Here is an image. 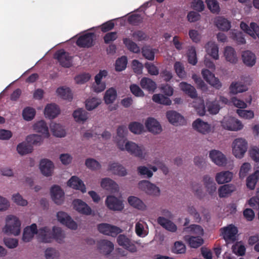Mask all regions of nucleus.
Wrapping results in <instances>:
<instances>
[{"instance_id":"f257e3e1","label":"nucleus","mask_w":259,"mask_h":259,"mask_svg":"<svg viewBox=\"0 0 259 259\" xmlns=\"http://www.w3.org/2000/svg\"><path fill=\"white\" fill-rule=\"evenodd\" d=\"M128 131L126 126H119L116 130V135L114 137V142L120 151L126 152L130 155L140 159H146L149 156V150L142 144H138L129 141L126 137Z\"/></svg>"},{"instance_id":"f03ea898","label":"nucleus","mask_w":259,"mask_h":259,"mask_svg":"<svg viewBox=\"0 0 259 259\" xmlns=\"http://www.w3.org/2000/svg\"><path fill=\"white\" fill-rule=\"evenodd\" d=\"M21 230V222L19 218L13 214H9L5 218V225L2 232L7 235L17 236Z\"/></svg>"},{"instance_id":"7ed1b4c3","label":"nucleus","mask_w":259,"mask_h":259,"mask_svg":"<svg viewBox=\"0 0 259 259\" xmlns=\"http://www.w3.org/2000/svg\"><path fill=\"white\" fill-rule=\"evenodd\" d=\"M248 147V142L245 138H236L231 144L232 153L236 158L241 159L244 157Z\"/></svg>"},{"instance_id":"20e7f679","label":"nucleus","mask_w":259,"mask_h":259,"mask_svg":"<svg viewBox=\"0 0 259 259\" xmlns=\"http://www.w3.org/2000/svg\"><path fill=\"white\" fill-rule=\"evenodd\" d=\"M221 125L224 130L233 132L241 131L244 127L240 120L230 116H225L221 121Z\"/></svg>"},{"instance_id":"39448f33","label":"nucleus","mask_w":259,"mask_h":259,"mask_svg":"<svg viewBox=\"0 0 259 259\" xmlns=\"http://www.w3.org/2000/svg\"><path fill=\"white\" fill-rule=\"evenodd\" d=\"M56 218L59 223L71 230L76 231L78 228V224L65 211H58L56 212Z\"/></svg>"},{"instance_id":"423d86ee","label":"nucleus","mask_w":259,"mask_h":259,"mask_svg":"<svg viewBox=\"0 0 259 259\" xmlns=\"http://www.w3.org/2000/svg\"><path fill=\"white\" fill-rule=\"evenodd\" d=\"M138 188L147 195L152 197H159L161 194L160 188L148 180H142L138 183Z\"/></svg>"},{"instance_id":"0eeeda50","label":"nucleus","mask_w":259,"mask_h":259,"mask_svg":"<svg viewBox=\"0 0 259 259\" xmlns=\"http://www.w3.org/2000/svg\"><path fill=\"white\" fill-rule=\"evenodd\" d=\"M251 79L248 77H244L239 81H233L229 88V93L232 95H236L243 93L248 90V87L250 84Z\"/></svg>"},{"instance_id":"6e6552de","label":"nucleus","mask_w":259,"mask_h":259,"mask_svg":"<svg viewBox=\"0 0 259 259\" xmlns=\"http://www.w3.org/2000/svg\"><path fill=\"white\" fill-rule=\"evenodd\" d=\"M105 204L109 209L113 211H121L124 207L123 201L113 195L106 197Z\"/></svg>"},{"instance_id":"1a4fd4ad","label":"nucleus","mask_w":259,"mask_h":259,"mask_svg":"<svg viewBox=\"0 0 259 259\" xmlns=\"http://www.w3.org/2000/svg\"><path fill=\"white\" fill-rule=\"evenodd\" d=\"M208 157L211 161L219 166H225L227 163V158L221 151L213 149L209 151Z\"/></svg>"},{"instance_id":"9d476101","label":"nucleus","mask_w":259,"mask_h":259,"mask_svg":"<svg viewBox=\"0 0 259 259\" xmlns=\"http://www.w3.org/2000/svg\"><path fill=\"white\" fill-rule=\"evenodd\" d=\"M201 75L203 79L213 88L220 89L222 87V84L220 79L208 69H202Z\"/></svg>"},{"instance_id":"9b49d317","label":"nucleus","mask_w":259,"mask_h":259,"mask_svg":"<svg viewBox=\"0 0 259 259\" xmlns=\"http://www.w3.org/2000/svg\"><path fill=\"white\" fill-rule=\"evenodd\" d=\"M97 228L100 233L112 237H115L122 231L119 227L107 223L100 224Z\"/></svg>"},{"instance_id":"f8f14e48","label":"nucleus","mask_w":259,"mask_h":259,"mask_svg":"<svg viewBox=\"0 0 259 259\" xmlns=\"http://www.w3.org/2000/svg\"><path fill=\"white\" fill-rule=\"evenodd\" d=\"M73 209L80 214L90 215L93 213L91 207L84 201L79 199H74L72 201Z\"/></svg>"},{"instance_id":"ddd939ff","label":"nucleus","mask_w":259,"mask_h":259,"mask_svg":"<svg viewBox=\"0 0 259 259\" xmlns=\"http://www.w3.org/2000/svg\"><path fill=\"white\" fill-rule=\"evenodd\" d=\"M37 238L39 241L50 243L53 242V227L44 226L38 229Z\"/></svg>"},{"instance_id":"4468645a","label":"nucleus","mask_w":259,"mask_h":259,"mask_svg":"<svg viewBox=\"0 0 259 259\" xmlns=\"http://www.w3.org/2000/svg\"><path fill=\"white\" fill-rule=\"evenodd\" d=\"M223 238L227 243L233 242L236 239L237 228L233 225H229L221 229Z\"/></svg>"},{"instance_id":"2eb2a0df","label":"nucleus","mask_w":259,"mask_h":259,"mask_svg":"<svg viewBox=\"0 0 259 259\" xmlns=\"http://www.w3.org/2000/svg\"><path fill=\"white\" fill-rule=\"evenodd\" d=\"M145 125L148 131L154 135L159 134L162 131L159 122L153 117H148L145 121Z\"/></svg>"},{"instance_id":"dca6fc26","label":"nucleus","mask_w":259,"mask_h":259,"mask_svg":"<svg viewBox=\"0 0 259 259\" xmlns=\"http://www.w3.org/2000/svg\"><path fill=\"white\" fill-rule=\"evenodd\" d=\"M166 116L168 121L174 125H183L186 122L184 116L174 110H169L167 111Z\"/></svg>"},{"instance_id":"f3484780","label":"nucleus","mask_w":259,"mask_h":259,"mask_svg":"<svg viewBox=\"0 0 259 259\" xmlns=\"http://www.w3.org/2000/svg\"><path fill=\"white\" fill-rule=\"evenodd\" d=\"M53 162L48 159H42L40 161L39 168L41 174L46 177L51 176L53 175L54 169Z\"/></svg>"},{"instance_id":"a211bd4d","label":"nucleus","mask_w":259,"mask_h":259,"mask_svg":"<svg viewBox=\"0 0 259 259\" xmlns=\"http://www.w3.org/2000/svg\"><path fill=\"white\" fill-rule=\"evenodd\" d=\"M38 229L35 224L26 227L23 232L22 240L24 242L31 241L35 235L37 236Z\"/></svg>"},{"instance_id":"6ab92c4d","label":"nucleus","mask_w":259,"mask_h":259,"mask_svg":"<svg viewBox=\"0 0 259 259\" xmlns=\"http://www.w3.org/2000/svg\"><path fill=\"white\" fill-rule=\"evenodd\" d=\"M240 28L246 33L254 39H259V26L255 23L252 22L248 26L246 23L241 22L240 25Z\"/></svg>"},{"instance_id":"aec40b11","label":"nucleus","mask_w":259,"mask_h":259,"mask_svg":"<svg viewBox=\"0 0 259 259\" xmlns=\"http://www.w3.org/2000/svg\"><path fill=\"white\" fill-rule=\"evenodd\" d=\"M117 242L119 245L122 246L131 252L134 253L137 251L135 244L124 235H119L117 238Z\"/></svg>"},{"instance_id":"412c9836","label":"nucleus","mask_w":259,"mask_h":259,"mask_svg":"<svg viewBox=\"0 0 259 259\" xmlns=\"http://www.w3.org/2000/svg\"><path fill=\"white\" fill-rule=\"evenodd\" d=\"M192 126L194 130L203 134H208L211 131V125L200 118L196 119L193 122Z\"/></svg>"},{"instance_id":"4be33fe9","label":"nucleus","mask_w":259,"mask_h":259,"mask_svg":"<svg viewBox=\"0 0 259 259\" xmlns=\"http://www.w3.org/2000/svg\"><path fill=\"white\" fill-rule=\"evenodd\" d=\"M203 183L207 193L214 196L216 194L217 186L212 177L208 175H205L203 177Z\"/></svg>"},{"instance_id":"5701e85b","label":"nucleus","mask_w":259,"mask_h":259,"mask_svg":"<svg viewBox=\"0 0 259 259\" xmlns=\"http://www.w3.org/2000/svg\"><path fill=\"white\" fill-rule=\"evenodd\" d=\"M223 56L225 60L231 64H235L238 61L236 50L232 47L227 46L224 49Z\"/></svg>"},{"instance_id":"b1692460","label":"nucleus","mask_w":259,"mask_h":259,"mask_svg":"<svg viewBox=\"0 0 259 259\" xmlns=\"http://www.w3.org/2000/svg\"><path fill=\"white\" fill-rule=\"evenodd\" d=\"M51 196L53 201L58 205L62 204L64 200V193L58 186H54L51 189Z\"/></svg>"},{"instance_id":"393cba45","label":"nucleus","mask_w":259,"mask_h":259,"mask_svg":"<svg viewBox=\"0 0 259 259\" xmlns=\"http://www.w3.org/2000/svg\"><path fill=\"white\" fill-rule=\"evenodd\" d=\"M101 187L111 193H116L119 190L118 185L113 180L109 178H105L101 180L100 183Z\"/></svg>"},{"instance_id":"a878e982","label":"nucleus","mask_w":259,"mask_h":259,"mask_svg":"<svg viewBox=\"0 0 259 259\" xmlns=\"http://www.w3.org/2000/svg\"><path fill=\"white\" fill-rule=\"evenodd\" d=\"M98 249L101 253L108 255L114 250V245L111 241L104 239L98 242Z\"/></svg>"},{"instance_id":"bb28decb","label":"nucleus","mask_w":259,"mask_h":259,"mask_svg":"<svg viewBox=\"0 0 259 259\" xmlns=\"http://www.w3.org/2000/svg\"><path fill=\"white\" fill-rule=\"evenodd\" d=\"M67 185L74 189L80 191L82 193L87 192V188L84 183L76 176H72L68 181Z\"/></svg>"},{"instance_id":"cd10ccee","label":"nucleus","mask_w":259,"mask_h":259,"mask_svg":"<svg viewBox=\"0 0 259 259\" xmlns=\"http://www.w3.org/2000/svg\"><path fill=\"white\" fill-rule=\"evenodd\" d=\"M127 201L131 206L139 210L145 211L147 209V205L138 197L130 196L128 197Z\"/></svg>"},{"instance_id":"c85d7f7f","label":"nucleus","mask_w":259,"mask_h":259,"mask_svg":"<svg viewBox=\"0 0 259 259\" xmlns=\"http://www.w3.org/2000/svg\"><path fill=\"white\" fill-rule=\"evenodd\" d=\"M56 57L60 64L64 67H69L72 65L71 57L64 50H60L56 54Z\"/></svg>"},{"instance_id":"c756f323","label":"nucleus","mask_w":259,"mask_h":259,"mask_svg":"<svg viewBox=\"0 0 259 259\" xmlns=\"http://www.w3.org/2000/svg\"><path fill=\"white\" fill-rule=\"evenodd\" d=\"M241 58L243 63L248 67H252L256 63V57L254 53L249 50L242 51Z\"/></svg>"},{"instance_id":"7c9ffc66","label":"nucleus","mask_w":259,"mask_h":259,"mask_svg":"<svg viewBox=\"0 0 259 259\" xmlns=\"http://www.w3.org/2000/svg\"><path fill=\"white\" fill-rule=\"evenodd\" d=\"M234 174L229 170L222 171L216 174L215 181L219 184H223L231 181Z\"/></svg>"},{"instance_id":"2f4dec72","label":"nucleus","mask_w":259,"mask_h":259,"mask_svg":"<svg viewBox=\"0 0 259 259\" xmlns=\"http://www.w3.org/2000/svg\"><path fill=\"white\" fill-rule=\"evenodd\" d=\"M72 117L74 121L79 123H83L89 118V113L82 108H78L74 110Z\"/></svg>"},{"instance_id":"473e14b6","label":"nucleus","mask_w":259,"mask_h":259,"mask_svg":"<svg viewBox=\"0 0 259 259\" xmlns=\"http://www.w3.org/2000/svg\"><path fill=\"white\" fill-rule=\"evenodd\" d=\"M60 113V108L55 104L52 103L47 105L44 110L45 115L49 119L56 118Z\"/></svg>"},{"instance_id":"72a5a7b5","label":"nucleus","mask_w":259,"mask_h":259,"mask_svg":"<svg viewBox=\"0 0 259 259\" xmlns=\"http://www.w3.org/2000/svg\"><path fill=\"white\" fill-rule=\"evenodd\" d=\"M157 170V167L151 164L148 165V166L141 165L137 167L138 174L147 178H151L153 175V172Z\"/></svg>"},{"instance_id":"f704fd0d","label":"nucleus","mask_w":259,"mask_h":259,"mask_svg":"<svg viewBox=\"0 0 259 259\" xmlns=\"http://www.w3.org/2000/svg\"><path fill=\"white\" fill-rule=\"evenodd\" d=\"M214 24L218 29L222 31H227L231 27V22L222 16L216 17L214 19Z\"/></svg>"},{"instance_id":"c9c22d12","label":"nucleus","mask_w":259,"mask_h":259,"mask_svg":"<svg viewBox=\"0 0 259 259\" xmlns=\"http://www.w3.org/2000/svg\"><path fill=\"white\" fill-rule=\"evenodd\" d=\"M207 54L211 56L214 60H218L219 55V47L218 45L213 41H208L204 47Z\"/></svg>"},{"instance_id":"e433bc0d","label":"nucleus","mask_w":259,"mask_h":259,"mask_svg":"<svg viewBox=\"0 0 259 259\" xmlns=\"http://www.w3.org/2000/svg\"><path fill=\"white\" fill-rule=\"evenodd\" d=\"M157 222L159 225L168 231L175 232L177 230V226L170 219L168 220L163 217H158Z\"/></svg>"},{"instance_id":"4c0bfd02","label":"nucleus","mask_w":259,"mask_h":259,"mask_svg":"<svg viewBox=\"0 0 259 259\" xmlns=\"http://www.w3.org/2000/svg\"><path fill=\"white\" fill-rule=\"evenodd\" d=\"M50 129L53 135L56 137L64 138L67 135L65 126L60 123H52L50 125Z\"/></svg>"},{"instance_id":"58836bf2","label":"nucleus","mask_w":259,"mask_h":259,"mask_svg":"<svg viewBox=\"0 0 259 259\" xmlns=\"http://www.w3.org/2000/svg\"><path fill=\"white\" fill-rule=\"evenodd\" d=\"M108 170L112 174L120 177H124L127 174L126 169L118 163H110L108 166Z\"/></svg>"},{"instance_id":"ea45409f","label":"nucleus","mask_w":259,"mask_h":259,"mask_svg":"<svg viewBox=\"0 0 259 259\" xmlns=\"http://www.w3.org/2000/svg\"><path fill=\"white\" fill-rule=\"evenodd\" d=\"M94 37V33H87L81 36L77 40L76 44L81 47H90L93 45Z\"/></svg>"},{"instance_id":"a19ab883","label":"nucleus","mask_w":259,"mask_h":259,"mask_svg":"<svg viewBox=\"0 0 259 259\" xmlns=\"http://www.w3.org/2000/svg\"><path fill=\"white\" fill-rule=\"evenodd\" d=\"M66 234L64 231L60 227L54 226L53 227V241L55 240L60 244L65 242Z\"/></svg>"},{"instance_id":"79ce46f5","label":"nucleus","mask_w":259,"mask_h":259,"mask_svg":"<svg viewBox=\"0 0 259 259\" xmlns=\"http://www.w3.org/2000/svg\"><path fill=\"white\" fill-rule=\"evenodd\" d=\"M33 129L36 132L41 133L44 138H48L50 137L48 127L44 120H40L35 123L33 125Z\"/></svg>"},{"instance_id":"37998d69","label":"nucleus","mask_w":259,"mask_h":259,"mask_svg":"<svg viewBox=\"0 0 259 259\" xmlns=\"http://www.w3.org/2000/svg\"><path fill=\"white\" fill-rule=\"evenodd\" d=\"M135 232L140 237H144L148 234V227L146 222L140 220L136 223Z\"/></svg>"},{"instance_id":"c03bdc74","label":"nucleus","mask_w":259,"mask_h":259,"mask_svg":"<svg viewBox=\"0 0 259 259\" xmlns=\"http://www.w3.org/2000/svg\"><path fill=\"white\" fill-rule=\"evenodd\" d=\"M236 190V187L232 184L223 185L218 189V194L220 197L224 198L228 197Z\"/></svg>"},{"instance_id":"a18cd8bd","label":"nucleus","mask_w":259,"mask_h":259,"mask_svg":"<svg viewBox=\"0 0 259 259\" xmlns=\"http://www.w3.org/2000/svg\"><path fill=\"white\" fill-rule=\"evenodd\" d=\"M194 99L192 106L196 112L199 116L204 115L206 110L203 100L201 98H197V97Z\"/></svg>"},{"instance_id":"49530a36","label":"nucleus","mask_w":259,"mask_h":259,"mask_svg":"<svg viewBox=\"0 0 259 259\" xmlns=\"http://www.w3.org/2000/svg\"><path fill=\"white\" fill-rule=\"evenodd\" d=\"M140 85L144 90L153 92L156 89V84L151 79L143 77L140 81Z\"/></svg>"},{"instance_id":"de8ad7c7","label":"nucleus","mask_w":259,"mask_h":259,"mask_svg":"<svg viewBox=\"0 0 259 259\" xmlns=\"http://www.w3.org/2000/svg\"><path fill=\"white\" fill-rule=\"evenodd\" d=\"M102 103V100L98 97H90L85 101V107L88 111H92Z\"/></svg>"},{"instance_id":"09e8293b","label":"nucleus","mask_w":259,"mask_h":259,"mask_svg":"<svg viewBox=\"0 0 259 259\" xmlns=\"http://www.w3.org/2000/svg\"><path fill=\"white\" fill-rule=\"evenodd\" d=\"M258 179L259 170H256L246 178V185L247 187L250 190H254Z\"/></svg>"},{"instance_id":"8fccbe9b","label":"nucleus","mask_w":259,"mask_h":259,"mask_svg":"<svg viewBox=\"0 0 259 259\" xmlns=\"http://www.w3.org/2000/svg\"><path fill=\"white\" fill-rule=\"evenodd\" d=\"M180 89L192 98H195L197 97V93L194 87L186 82H182L179 84Z\"/></svg>"},{"instance_id":"3c124183","label":"nucleus","mask_w":259,"mask_h":259,"mask_svg":"<svg viewBox=\"0 0 259 259\" xmlns=\"http://www.w3.org/2000/svg\"><path fill=\"white\" fill-rule=\"evenodd\" d=\"M56 94L64 100L71 101L73 98V94L70 89L66 87L58 88L56 90Z\"/></svg>"},{"instance_id":"603ef678","label":"nucleus","mask_w":259,"mask_h":259,"mask_svg":"<svg viewBox=\"0 0 259 259\" xmlns=\"http://www.w3.org/2000/svg\"><path fill=\"white\" fill-rule=\"evenodd\" d=\"M184 231L199 237H201L204 234L203 229L200 226L197 225H191L185 228Z\"/></svg>"},{"instance_id":"864d4df0","label":"nucleus","mask_w":259,"mask_h":259,"mask_svg":"<svg viewBox=\"0 0 259 259\" xmlns=\"http://www.w3.org/2000/svg\"><path fill=\"white\" fill-rule=\"evenodd\" d=\"M117 97V92L113 88H110L105 93L104 96V100L106 104L113 103Z\"/></svg>"},{"instance_id":"5fc2aeb1","label":"nucleus","mask_w":259,"mask_h":259,"mask_svg":"<svg viewBox=\"0 0 259 259\" xmlns=\"http://www.w3.org/2000/svg\"><path fill=\"white\" fill-rule=\"evenodd\" d=\"M184 240L187 241L192 248H197L203 243V240L201 237L185 236Z\"/></svg>"},{"instance_id":"6e6d98bb","label":"nucleus","mask_w":259,"mask_h":259,"mask_svg":"<svg viewBox=\"0 0 259 259\" xmlns=\"http://www.w3.org/2000/svg\"><path fill=\"white\" fill-rule=\"evenodd\" d=\"M17 152L21 155H24L32 151V147L25 142L18 144L16 147Z\"/></svg>"},{"instance_id":"4d7b16f0","label":"nucleus","mask_w":259,"mask_h":259,"mask_svg":"<svg viewBox=\"0 0 259 259\" xmlns=\"http://www.w3.org/2000/svg\"><path fill=\"white\" fill-rule=\"evenodd\" d=\"M129 130L133 134L140 135L144 131V127L142 123L134 121L128 124Z\"/></svg>"},{"instance_id":"13d9d810","label":"nucleus","mask_w":259,"mask_h":259,"mask_svg":"<svg viewBox=\"0 0 259 259\" xmlns=\"http://www.w3.org/2000/svg\"><path fill=\"white\" fill-rule=\"evenodd\" d=\"M43 138L44 137L42 136L37 134H31L26 137V140L30 145L39 146L43 142Z\"/></svg>"},{"instance_id":"bf43d9fd","label":"nucleus","mask_w":259,"mask_h":259,"mask_svg":"<svg viewBox=\"0 0 259 259\" xmlns=\"http://www.w3.org/2000/svg\"><path fill=\"white\" fill-rule=\"evenodd\" d=\"M170 250L175 254H183L186 252V247L182 241H177L171 246Z\"/></svg>"},{"instance_id":"052dcab7","label":"nucleus","mask_w":259,"mask_h":259,"mask_svg":"<svg viewBox=\"0 0 259 259\" xmlns=\"http://www.w3.org/2000/svg\"><path fill=\"white\" fill-rule=\"evenodd\" d=\"M152 100L156 103L164 105H170L171 104V101L169 98L160 94H154L152 96Z\"/></svg>"},{"instance_id":"680f3d73","label":"nucleus","mask_w":259,"mask_h":259,"mask_svg":"<svg viewBox=\"0 0 259 259\" xmlns=\"http://www.w3.org/2000/svg\"><path fill=\"white\" fill-rule=\"evenodd\" d=\"M85 165L87 168L93 171L99 170L102 167L98 161L92 158H87L85 161Z\"/></svg>"},{"instance_id":"e2e57ef3","label":"nucleus","mask_w":259,"mask_h":259,"mask_svg":"<svg viewBox=\"0 0 259 259\" xmlns=\"http://www.w3.org/2000/svg\"><path fill=\"white\" fill-rule=\"evenodd\" d=\"M11 199L16 205L21 206H26L28 202L27 200L19 193H14L12 195Z\"/></svg>"},{"instance_id":"0e129e2a","label":"nucleus","mask_w":259,"mask_h":259,"mask_svg":"<svg viewBox=\"0 0 259 259\" xmlns=\"http://www.w3.org/2000/svg\"><path fill=\"white\" fill-rule=\"evenodd\" d=\"M44 255L46 259H59L60 253L56 249L49 247L45 250Z\"/></svg>"},{"instance_id":"69168bd1","label":"nucleus","mask_w":259,"mask_h":259,"mask_svg":"<svg viewBox=\"0 0 259 259\" xmlns=\"http://www.w3.org/2000/svg\"><path fill=\"white\" fill-rule=\"evenodd\" d=\"M206 107L209 113L213 115L218 114L221 108L216 100L214 101H207L206 102Z\"/></svg>"},{"instance_id":"338daca9","label":"nucleus","mask_w":259,"mask_h":259,"mask_svg":"<svg viewBox=\"0 0 259 259\" xmlns=\"http://www.w3.org/2000/svg\"><path fill=\"white\" fill-rule=\"evenodd\" d=\"M236 113L242 118L250 120L254 117V112L251 110L237 109Z\"/></svg>"},{"instance_id":"774afa93","label":"nucleus","mask_w":259,"mask_h":259,"mask_svg":"<svg viewBox=\"0 0 259 259\" xmlns=\"http://www.w3.org/2000/svg\"><path fill=\"white\" fill-rule=\"evenodd\" d=\"M251 165L249 162L243 163L239 168V177L241 179H244L251 169Z\"/></svg>"}]
</instances>
